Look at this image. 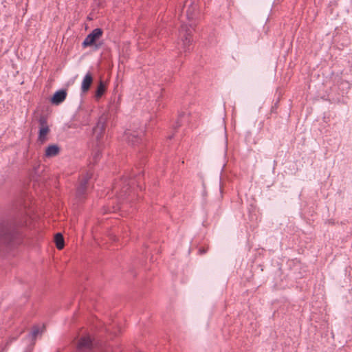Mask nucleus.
<instances>
[{"label": "nucleus", "mask_w": 352, "mask_h": 352, "mask_svg": "<svg viewBox=\"0 0 352 352\" xmlns=\"http://www.w3.org/2000/svg\"><path fill=\"white\" fill-rule=\"evenodd\" d=\"M27 221L25 211L0 220V252H7L22 242L23 229L27 226Z\"/></svg>", "instance_id": "obj_1"}, {"label": "nucleus", "mask_w": 352, "mask_h": 352, "mask_svg": "<svg viewBox=\"0 0 352 352\" xmlns=\"http://www.w3.org/2000/svg\"><path fill=\"white\" fill-rule=\"evenodd\" d=\"M137 168V173H133L128 176H123L118 184H116L115 188H120V196L126 198L130 195L131 189L134 188L136 185L142 189L141 182L144 179V170Z\"/></svg>", "instance_id": "obj_2"}, {"label": "nucleus", "mask_w": 352, "mask_h": 352, "mask_svg": "<svg viewBox=\"0 0 352 352\" xmlns=\"http://www.w3.org/2000/svg\"><path fill=\"white\" fill-rule=\"evenodd\" d=\"M107 116L106 114L101 115L96 123V125L93 129V135L94 138L96 140L97 146H99L100 139L103 136L106 129V124L107 122Z\"/></svg>", "instance_id": "obj_3"}, {"label": "nucleus", "mask_w": 352, "mask_h": 352, "mask_svg": "<svg viewBox=\"0 0 352 352\" xmlns=\"http://www.w3.org/2000/svg\"><path fill=\"white\" fill-rule=\"evenodd\" d=\"M103 34V31L101 28H96L92 30L85 38L82 43L83 47H87L95 45L96 49H98L100 47V44H96V42L99 39Z\"/></svg>", "instance_id": "obj_4"}, {"label": "nucleus", "mask_w": 352, "mask_h": 352, "mask_svg": "<svg viewBox=\"0 0 352 352\" xmlns=\"http://www.w3.org/2000/svg\"><path fill=\"white\" fill-rule=\"evenodd\" d=\"M76 352H96L93 340L89 336L81 337L76 346Z\"/></svg>", "instance_id": "obj_5"}, {"label": "nucleus", "mask_w": 352, "mask_h": 352, "mask_svg": "<svg viewBox=\"0 0 352 352\" xmlns=\"http://www.w3.org/2000/svg\"><path fill=\"white\" fill-rule=\"evenodd\" d=\"M144 132L142 130L140 131H132L130 129L125 131L124 138V140L132 146L138 145L142 142V136Z\"/></svg>", "instance_id": "obj_6"}, {"label": "nucleus", "mask_w": 352, "mask_h": 352, "mask_svg": "<svg viewBox=\"0 0 352 352\" xmlns=\"http://www.w3.org/2000/svg\"><path fill=\"white\" fill-rule=\"evenodd\" d=\"M40 129L38 131V139L40 142H43L46 140V135L50 132V128L47 125V119L44 116H41L38 120Z\"/></svg>", "instance_id": "obj_7"}, {"label": "nucleus", "mask_w": 352, "mask_h": 352, "mask_svg": "<svg viewBox=\"0 0 352 352\" xmlns=\"http://www.w3.org/2000/svg\"><path fill=\"white\" fill-rule=\"evenodd\" d=\"M182 30H185L184 34L182 38V47L184 52H189L190 50V45L192 44L191 31L188 29L187 26H182Z\"/></svg>", "instance_id": "obj_8"}, {"label": "nucleus", "mask_w": 352, "mask_h": 352, "mask_svg": "<svg viewBox=\"0 0 352 352\" xmlns=\"http://www.w3.org/2000/svg\"><path fill=\"white\" fill-rule=\"evenodd\" d=\"M67 95L65 89H60L56 91L51 98V103L55 105H58L62 103L66 98Z\"/></svg>", "instance_id": "obj_9"}, {"label": "nucleus", "mask_w": 352, "mask_h": 352, "mask_svg": "<svg viewBox=\"0 0 352 352\" xmlns=\"http://www.w3.org/2000/svg\"><path fill=\"white\" fill-rule=\"evenodd\" d=\"M92 82H93V76H92L91 74L89 72L85 74V76H84V78L82 79V81L81 83V87H80L81 92L83 94L87 93L89 90Z\"/></svg>", "instance_id": "obj_10"}, {"label": "nucleus", "mask_w": 352, "mask_h": 352, "mask_svg": "<svg viewBox=\"0 0 352 352\" xmlns=\"http://www.w3.org/2000/svg\"><path fill=\"white\" fill-rule=\"evenodd\" d=\"M106 91V85L103 80H100L95 91L94 97L96 100H98L100 98H101V97L104 94Z\"/></svg>", "instance_id": "obj_11"}, {"label": "nucleus", "mask_w": 352, "mask_h": 352, "mask_svg": "<svg viewBox=\"0 0 352 352\" xmlns=\"http://www.w3.org/2000/svg\"><path fill=\"white\" fill-rule=\"evenodd\" d=\"M60 152V148L56 144H50L45 149V156L52 157L57 155Z\"/></svg>", "instance_id": "obj_12"}, {"label": "nucleus", "mask_w": 352, "mask_h": 352, "mask_svg": "<svg viewBox=\"0 0 352 352\" xmlns=\"http://www.w3.org/2000/svg\"><path fill=\"white\" fill-rule=\"evenodd\" d=\"M54 242L57 249L62 250L64 248L65 242L63 234L58 232L54 236Z\"/></svg>", "instance_id": "obj_13"}, {"label": "nucleus", "mask_w": 352, "mask_h": 352, "mask_svg": "<svg viewBox=\"0 0 352 352\" xmlns=\"http://www.w3.org/2000/svg\"><path fill=\"white\" fill-rule=\"evenodd\" d=\"M188 122V115L185 112L179 113L178 116L177 120L176 122V126H174L175 129L179 128L182 126L184 122Z\"/></svg>", "instance_id": "obj_14"}, {"label": "nucleus", "mask_w": 352, "mask_h": 352, "mask_svg": "<svg viewBox=\"0 0 352 352\" xmlns=\"http://www.w3.org/2000/svg\"><path fill=\"white\" fill-rule=\"evenodd\" d=\"M86 190H87L86 186L79 184V186H78L77 190H76L77 196L78 197L82 196L85 193Z\"/></svg>", "instance_id": "obj_15"}, {"label": "nucleus", "mask_w": 352, "mask_h": 352, "mask_svg": "<svg viewBox=\"0 0 352 352\" xmlns=\"http://www.w3.org/2000/svg\"><path fill=\"white\" fill-rule=\"evenodd\" d=\"M40 329L39 327L37 326H34L32 328V331L30 332V335L32 339H35L36 336L39 334Z\"/></svg>", "instance_id": "obj_16"}, {"label": "nucleus", "mask_w": 352, "mask_h": 352, "mask_svg": "<svg viewBox=\"0 0 352 352\" xmlns=\"http://www.w3.org/2000/svg\"><path fill=\"white\" fill-rule=\"evenodd\" d=\"M90 178H91V175L87 174V176H85L83 179H82V180L80 182V184L87 187V184H88L89 179Z\"/></svg>", "instance_id": "obj_17"}, {"label": "nucleus", "mask_w": 352, "mask_h": 352, "mask_svg": "<svg viewBox=\"0 0 352 352\" xmlns=\"http://www.w3.org/2000/svg\"><path fill=\"white\" fill-rule=\"evenodd\" d=\"M100 155H101V153H100V150H99V149H98V150H97V151L95 152V153H94V157H93V160H94V162L95 163H96V162L98 161V160L100 158Z\"/></svg>", "instance_id": "obj_18"}, {"label": "nucleus", "mask_w": 352, "mask_h": 352, "mask_svg": "<svg viewBox=\"0 0 352 352\" xmlns=\"http://www.w3.org/2000/svg\"><path fill=\"white\" fill-rule=\"evenodd\" d=\"M34 350V344H31L28 345L24 350L23 352H33Z\"/></svg>", "instance_id": "obj_19"}, {"label": "nucleus", "mask_w": 352, "mask_h": 352, "mask_svg": "<svg viewBox=\"0 0 352 352\" xmlns=\"http://www.w3.org/2000/svg\"><path fill=\"white\" fill-rule=\"evenodd\" d=\"M207 252V249L204 248H200L199 249V253L200 254H205L206 252Z\"/></svg>", "instance_id": "obj_20"}, {"label": "nucleus", "mask_w": 352, "mask_h": 352, "mask_svg": "<svg viewBox=\"0 0 352 352\" xmlns=\"http://www.w3.org/2000/svg\"><path fill=\"white\" fill-rule=\"evenodd\" d=\"M142 164H145V161H144H144H142V162H141L140 166H141Z\"/></svg>", "instance_id": "obj_21"}, {"label": "nucleus", "mask_w": 352, "mask_h": 352, "mask_svg": "<svg viewBox=\"0 0 352 352\" xmlns=\"http://www.w3.org/2000/svg\"><path fill=\"white\" fill-rule=\"evenodd\" d=\"M37 167H34V170L36 172Z\"/></svg>", "instance_id": "obj_22"}]
</instances>
